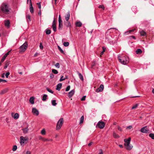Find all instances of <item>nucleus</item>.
<instances>
[{
    "label": "nucleus",
    "instance_id": "obj_1",
    "mask_svg": "<svg viewBox=\"0 0 154 154\" xmlns=\"http://www.w3.org/2000/svg\"><path fill=\"white\" fill-rule=\"evenodd\" d=\"M1 10L4 13L8 14L10 10L8 5L6 3H3L1 6Z\"/></svg>",
    "mask_w": 154,
    "mask_h": 154
},
{
    "label": "nucleus",
    "instance_id": "obj_2",
    "mask_svg": "<svg viewBox=\"0 0 154 154\" xmlns=\"http://www.w3.org/2000/svg\"><path fill=\"white\" fill-rule=\"evenodd\" d=\"M131 140V138H128V139L124 140V146L126 149L128 150H131L133 148V146L130 144Z\"/></svg>",
    "mask_w": 154,
    "mask_h": 154
},
{
    "label": "nucleus",
    "instance_id": "obj_3",
    "mask_svg": "<svg viewBox=\"0 0 154 154\" xmlns=\"http://www.w3.org/2000/svg\"><path fill=\"white\" fill-rule=\"evenodd\" d=\"M118 60L122 64L125 65L128 62V58L126 57L123 56L120 57L119 56H118Z\"/></svg>",
    "mask_w": 154,
    "mask_h": 154
},
{
    "label": "nucleus",
    "instance_id": "obj_4",
    "mask_svg": "<svg viewBox=\"0 0 154 154\" xmlns=\"http://www.w3.org/2000/svg\"><path fill=\"white\" fill-rule=\"evenodd\" d=\"M63 122V118H61L57 122V130H59L61 127Z\"/></svg>",
    "mask_w": 154,
    "mask_h": 154
},
{
    "label": "nucleus",
    "instance_id": "obj_5",
    "mask_svg": "<svg viewBox=\"0 0 154 154\" xmlns=\"http://www.w3.org/2000/svg\"><path fill=\"white\" fill-rule=\"evenodd\" d=\"M27 43H25L20 48V52H24L27 48Z\"/></svg>",
    "mask_w": 154,
    "mask_h": 154
},
{
    "label": "nucleus",
    "instance_id": "obj_6",
    "mask_svg": "<svg viewBox=\"0 0 154 154\" xmlns=\"http://www.w3.org/2000/svg\"><path fill=\"white\" fill-rule=\"evenodd\" d=\"M105 124L103 121H99L97 124V125L100 129H103L105 126Z\"/></svg>",
    "mask_w": 154,
    "mask_h": 154
},
{
    "label": "nucleus",
    "instance_id": "obj_7",
    "mask_svg": "<svg viewBox=\"0 0 154 154\" xmlns=\"http://www.w3.org/2000/svg\"><path fill=\"white\" fill-rule=\"evenodd\" d=\"M28 138L27 137H24L23 136H21L20 137V143L21 145H23L25 141L27 140Z\"/></svg>",
    "mask_w": 154,
    "mask_h": 154
},
{
    "label": "nucleus",
    "instance_id": "obj_8",
    "mask_svg": "<svg viewBox=\"0 0 154 154\" xmlns=\"http://www.w3.org/2000/svg\"><path fill=\"white\" fill-rule=\"evenodd\" d=\"M147 126H145L142 128L140 130V131L143 133H148L149 130L147 129Z\"/></svg>",
    "mask_w": 154,
    "mask_h": 154
},
{
    "label": "nucleus",
    "instance_id": "obj_9",
    "mask_svg": "<svg viewBox=\"0 0 154 154\" xmlns=\"http://www.w3.org/2000/svg\"><path fill=\"white\" fill-rule=\"evenodd\" d=\"M103 84H101L100 85V87L96 90V92L98 93L101 92L103 90Z\"/></svg>",
    "mask_w": 154,
    "mask_h": 154
},
{
    "label": "nucleus",
    "instance_id": "obj_10",
    "mask_svg": "<svg viewBox=\"0 0 154 154\" xmlns=\"http://www.w3.org/2000/svg\"><path fill=\"white\" fill-rule=\"evenodd\" d=\"M32 112L34 115L36 116H38L39 114L38 111L35 108H33L32 109Z\"/></svg>",
    "mask_w": 154,
    "mask_h": 154
},
{
    "label": "nucleus",
    "instance_id": "obj_11",
    "mask_svg": "<svg viewBox=\"0 0 154 154\" xmlns=\"http://www.w3.org/2000/svg\"><path fill=\"white\" fill-rule=\"evenodd\" d=\"M64 25L67 27H69L70 28L72 26V25L70 22L68 21H66L64 22Z\"/></svg>",
    "mask_w": 154,
    "mask_h": 154
},
{
    "label": "nucleus",
    "instance_id": "obj_12",
    "mask_svg": "<svg viewBox=\"0 0 154 154\" xmlns=\"http://www.w3.org/2000/svg\"><path fill=\"white\" fill-rule=\"evenodd\" d=\"M10 22L9 20H5V25L8 28L10 27Z\"/></svg>",
    "mask_w": 154,
    "mask_h": 154
},
{
    "label": "nucleus",
    "instance_id": "obj_13",
    "mask_svg": "<svg viewBox=\"0 0 154 154\" xmlns=\"http://www.w3.org/2000/svg\"><path fill=\"white\" fill-rule=\"evenodd\" d=\"M75 93V91L74 90H72L71 91L68 93V97L69 98H71L74 95Z\"/></svg>",
    "mask_w": 154,
    "mask_h": 154
},
{
    "label": "nucleus",
    "instance_id": "obj_14",
    "mask_svg": "<svg viewBox=\"0 0 154 154\" xmlns=\"http://www.w3.org/2000/svg\"><path fill=\"white\" fill-rule=\"evenodd\" d=\"M29 2L30 3V7L29 8L30 11L31 13H33V8L32 7L31 0H30Z\"/></svg>",
    "mask_w": 154,
    "mask_h": 154
},
{
    "label": "nucleus",
    "instance_id": "obj_15",
    "mask_svg": "<svg viewBox=\"0 0 154 154\" xmlns=\"http://www.w3.org/2000/svg\"><path fill=\"white\" fill-rule=\"evenodd\" d=\"M62 84L61 83L58 84L57 85L56 89L58 91H60L61 88Z\"/></svg>",
    "mask_w": 154,
    "mask_h": 154
},
{
    "label": "nucleus",
    "instance_id": "obj_16",
    "mask_svg": "<svg viewBox=\"0 0 154 154\" xmlns=\"http://www.w3.org/2000/svg\"><path fill=\"white\" fill-rule=\"evenodd\" d=\"M22 130L23 132V133L26 134L29 130V129L28 128V127H26L24 128H23L22 129Z\"/></svg>",
    "mask_w": 154,
    "mask_h": 154
},
{
    "label": "nucleus",
    "instance_id": "obj_17",
    "mask_svg": "<svg viewBox=\"0 0 154 154\" xmlns=\"http://www.w3.org/2000/svg\"><path fill=\"white\" fill-rule=\"evenodd\" d=\"M70 17V13L69 12H68L67 14L65 16V18L66 21H68L69 18Z\"/></svg>",
    "mask_w": 154,
    "mask_h": 154
},
{
    "label": "nucleus",
    "instance_id": "obj_18",
    "mask_svg": "<svg viewBox=\"0 0 154 154\" xmlns=\"http://www.w3.org/2000/svg\"><path fill=\"white\" fill-rule=\"evenodd\" d=\"M26 18L27 22H30L31 20L30 16L29 14H27L26 15Z\"/></svg>",
    "mask_w": 154,
    "mask_h": 154
},
{
    "label": "nucleus",
    "instance_id": "obj_19",
    "mask_svg": "<svg viewBox=\"0 0 154 154\" xmlns=\"http://www.w3.org/2000/svg\"><path fill=\"white\" fill-rule=\"evenodd\" d=\"M140 32L141 35L142 36H145L146 35V33L143 30L140 31Z\"/></svg>",
    "mask_w": 154,
    "mask_h": 154
},
{
    "label": "nucleus",
    "instance_id": "obj_20",
    "mask_svg": "<svg viewBox=\"0 0 154 154\" xmlns=\"http://www.w3.org/2000/svg\"><path fill=\"white\" fill-rule=\"evenodd\" d=\"M82 23L80 21H77L75 23V25L77 27H80L82 26Z\"/></svg>",
    "mask_w": 154,
    "mask_h": 154
},
{
    "label": "nucleus",
    "instance_id": "obj_21",
    "mask_svg": "<svg viewBox=\"0 0 154 154\" xmlns=\"http://www.w3.org/2000/svg\"><path fill=\"white\" fill-rule=\"evenodd\" d=\"M34 97H31L30 98L29 102H30V103L32 104H34Z\"/></svg>",
    "mask_w": 154,
    "mask_h": 154
},
{
    "label": "nucleus",
    "instance_id": "obj_22",
    "mask_svg": "<svg viewBox=\"0 0 154 154\" xmlns=\"http://www.w3.org/2000/svg\"><path fill=\"white\" fill-rule=\"evenodd\" d=\"M84 116H82L80 119L79 124L81 125L84 122Z\"/></svg>",
    "mask_w": 154,
    "mask_h": 154
},
{
    "label": "nucleus",
    "instance_id": "obj_23",
    "mask_svg": "<svg viewBox=\"0 0 154 154\" xmlns=\"http://www.w3.org/2000/svg\"><path fill=\"white\" fill-rule=\"evenodd\" d=\"M136 53L137 54H140L142 53V51L140 49H137L136 51Z\"/></svg>",
    "mask_w": 154,
    "mask_h": 154
},
{
    "label": "nucleus",
    "instance_id": "obj_24",
    "mask_svg": "<svg viewBox=\"0 0 154 154\" xmlns=\"http://www.w3.org/2000/svg\"><path fill=\"white\" fill-rule=\"evenodd\" d=\"M113 137L115 138H119L120 137L119 135L117 134H116V133L114 132L113 134Z\"/></svg>",
    "mask_w": 154,
    "mask_h": 154
},
{
    "label": "nucleus",
    "instance_id": "obj_25",
    "mask_svg": "<svg viewBox=\"0 0 154 154\" xmlns=\"http://www.w3.org/2000/svg\"><path fill=\"white\" fill-rule=\"evenodd\" d=\"M47 96H48L47 95H46V94H44L42 97V100L43 101H45L47 99Z\"/></svg>",
    "mask_w": 154,
    "mask_h": 154
},
{
    "label": "nucleus",
    "instance_id": "obj_26",
    "mask_svg": "<svg viewBox=\"0 0 154 154\" xmlns=\"http://www.w3.org/2000/svg\"><path fill=\"white\" fill-rule=\"evenodd\" d=\"M78 74L79 75V79L82 81H83L84 80L83 77L82 76V75L81 74L79 73V72H78Z\"/></svg>",
    "mask_w": 154,
    "mask_h": 154
},
{
    "label": "nucleus",
    "instance_id": "obj_27",
    "mask_svg": "<svg viewBox=\"0 0 154 154\" xmlns=\"http://www.w3.org/2000/svg\"><path fill=\"white\" fill-rule=\"evenodd\" d=\"M51 102L53 106H56L57 104V103L56 102V100H52L51 101Z\"/></svg>",
    "mask_w": 154,
    "mask_h": 154
},
{
    "label": "nucleus",
    "instance_id": "obj_28",
    "mask_svg": "<svg viewBox=\"0 0 154 154\" xmlns=\"http://www.w3.org/2000/svg\"><path fill=\"white\" fill-rule=\"evenodd\" d=\"M19 115L18 113H16L14 114L13 118L15 119H17L19 118Z\"/></svg>",
    "mask_w": 154,
    "mask_h": 154
},
{
    "label": "nucleus",
    "instance_id": "obj_29",
    "mask_svg": "<svg viewBox=\"0 0 154 154\" xmlns=\"http://www.w3.org/2000/svg\"><path fill=\"white\" fill-rule=\"evenodd\" d=\"M136 29H133L132 30H130L126 32L125 33V34H128L129 33H130L131 32H134Z\"/></svg>",
    "mask_w": 154,
    "mask_h": 154
},
{
    "label": "nucleus",
    "instance_id": "obj_30",
    "mask_svg": "<svg viewBox=\"0 0 154 154\" xmlns=\"http://www.w3.org/2000/svg\"><path fill=\"white\" fill-rule=\"evenodd\" d=\"M8 91L7 88L5 89L2 91L1 94H3L6 93Z\"/></svg>",
    "mask_w": 154,
    "mask_h": 154
},
{
    "label": "nucleus",
    "instance_id": "obj_31",
    "mask_svg": "<svg viewBox=\"0 0 154 154\" xmlns=\"http://www.w3.org/2000/svg\"><path fill=\"white\" fill-rule=\"evenodd\" d=\"M51 32V31L50 29H47L45 30V32L47 35H49L50 34Z\"/></svg>",
    "mask_w": 154,
    "mask_h": 154
},
{
    "label": "nucleus",
    "instance_id": "obj_32",
    "mask_svg": "<svg viewBox=\"0 0 154 154\" xmlns=\"http://www.w3.org/2000/svg\"><path fill=\"white\" fill-rule=\"evenodd\" d=\"M51 71H52V72H53V73H54V74H57L58 73V71L55 69H52Z\"/></svg>",
    "mask_w": 154,
    "mask_h": 154
},
{
    "label": "nucleus",
    "instance_id": "obj_33",
    "mask_svg": "<svg viewBox=\"0 0 154 154\" xmlns=\"http://www.w3.org/2000/svg\"><path fill=\"white\" fill-rule=\"evenodd\" d=\"M59 29H61L63 27V24L62 22L59 23Z\"/></svg>",
    "mask_w": 154,
    "mask_h": 154
},
{
    "label": "nucleus",
    "instance_id": "obj_34",
    "mask_svg": "<svg viewBox=\"0 0 154 154\" xmlns=\"http://www.w3.org/2000/svg\"><path fill=\"white\" fill-rule=\"evenodd\" d=\"M10 63L9 61L7 62L5 64V65L4 67V69L7 68L8 66V65Z\"/></svg>",
    "mask_w": 154,
    "mask_h": 154
},
{
    "label": "nucleus",
    "instance_id": "obj_35",
    "mask_svg": "<svg viewBox=\"0 0 154 154\" xmlns=\"http://www.w3.org/2000/svg\"><path fill=\"white\" fill-rule=\"evenodd\" d=\"M41 133L42 135H45L46 134V131L44 129H43L41 131Z\"/></svg>",
    "mask_w": 154,
    "mask_h": 154
},
{
    "label": "nucleus",
    "instance_id": "obj_36",
    "mask_svg": "<svg viewBox=\"0 0 154 154\" xmlns=\"http://www.w3.org/2000/svg\"><path fill=\"white\" fill-rule=\"evenodd\" d=\"M63 45L65 47H67L69 45V42H64Z\"/></svg>",
    "mask_w": 154,
    "mask_h": 154
},
{
    "label": "nucleus",
    "instance_id": "obj_37",
    "mask_svg": "<svg viewBox=\"0 0 154 154\" xmlns=\"http://www.w3.org/2000/svg\"><path fill=\"white\" fill-rule=\"evenodd\" d=\"M66 79V78H64V77L63 75H61V77L60 78V79L59 80V81L60 82H62L64 80Z\"/></svg>",
    "mask_w": 154,
    "mask_h": 154
},
{
    "label": "nucleus",
    "instance_id": "obj_38",
    "mask_svg": "<svg viewBox=\"0 0 154 154\" xmlns=\"http://www.w3.org/2000/svg\"><path fill=\"white\" fill-rule=\"evenodd\" d=\"M149 136L152 139H154V134L152 133L150 134L149 135Z\"/></svg>",
    "mask_w": 154,
    "mask_h": 154
},
{
    "label": "nucleus",
    "instance_id": "obj_39",
    "mask_svg": "<svg viewBox=\"0 0 154 154\" xmlns=\"http://www.w3.org/2000/svg\"><path fill=\"white\" fill-rule=\"evenodd\" d=\"M57 47H58V49H59V50L60 51L61 53H64V51L61 49V48H60V46H58Z\"/></svg>",
    "mask_w": 154,
    "mask_h": 154
},
{
    "label": "nucleus",
    "instance_id": "obj_40",
    "mask_svg": "<svg viewBox=\"0 0 154 154\" xmlns=\"http://www.w3.org/2000/svg\"><path fill=\"white\" fill-rule=\"evenodd\" d=\"M46 90L48 91L50 93H51V94H53V91L51 90L49 88H46Z\"/></svg>",
    "mask_w": 154,
    "mask_h": 154
},
{
    "label": "nucleus",
    "instance_id": "obj_41",
    "mask_svg": "<svg viewBox=\"0 0 154 154\" xmlns=\"http://www.w3.org/2000/svg\"><path fill=\"white\" fill-rule=\"evenodd\" d=\"M6 57H6L5 55L3 56L1 59V61L2 62L4 61Z\"/></svg>",
    "mask_w": 154,
    "mask_h": 154
},
{
    "label": "nucleus",
    "instance_id": "obj_42",
    "mask_svg": "<svg viewBox=\"0 0 154 154\" xmlns=\"http://www.w3.org/2000/svg\"><path fill=\"white\" fill-rule=\"evenodd\" d=\"M138 106V104H135L133 106H132L131 109H136V108H137V107Z\"/></svg>",
    "mask_w": 154,
    "mask_h": 154
},
{
    "label": "nucleus",
    "instance_id": "obj_43",
    "mask_svg": "<svg viewBox=\"0 0 154 154\" xmlns=\"http://www.w3.org/2000/svg\"><path fill=\"white\" fill-rule=\"evenodd\" d=\"M57 68H59L60 67V66L59 63H57L54 65Z\"/></svg>",
    "mask_w": 154,
    "mask_h": 154
},
{
    "label": "nucleus",
    "instance_id": "obj_44",
    "mask_svg": "<svg viewBox=\"0 0 154 154\" xmlns=\"http://www.w3.org/2000/svg\"><path fill=\"white\" fill-rule=\"evenodd\" d=\"M17 148V146L16 145H14L13 146V148L12 149V150L14 151L16 150Z\"/></svg>",
    "mask_w": 154,
    "mask_h": 154
},
{
    "label": "nucleus",
    "instance_id": "obj_45",
    "mask_svg": "<svg viewBox=\"0 0 154 154\" xmlns=\"http://www.w3.org/2000/svg\"><path fill=\"white\" fill-rule=\"evenodd\" d=\"M70 85H68V86L66 89V91H68L69 90H70Z\"/></svg>",
    "mask_w": 154,
    "mask_h": 154
},
{
    "label": "nucleus",
    "instance_id": "obj_46",
    "mask_svg": "<svg viewBox=\"0 0 154 154\" xmlns=\"http://www.w3.org/2000/svg\"><path fill=\"white\" fill-rule=\"evenodd\" d=\"M58 22H59V23L62 22V21L61 20V18L60 15H59V16Z\"/></svg>",
    "mask_w": 154,
    "mask_h": 154
},
{
    "label": "nucleus",
    "instance_id": "obj_47",
    "mask_svg": "<svg viewBox=\"0 0 154 154\" xmlns=\"http://www.w3.org/2000/svg\"><path fill=\"white\" fill-rule=\"evenodd\" d=\"M39 48L41 49H42L43 48V47L42 45V43L41 42L39 45Z\"/></svg>",
    "mask_w": 154,
    "mask_h": 154
},
{
    "label": "nucleus",
    "instance_id": "obj_48",
    "mask_svg": "<svg viewBox=\"0 0 154 154\" xmlns=\"http://www.w3.org/2000/svg\"><path fill=\"white\" fill-rule=\"evenodd\" d=\"M54 32H56V26H52Z\"/></svg>",
    "mask_w": 154,
    "mask_h": 154
},
{
    "label": "nucleus",
    "instance_id": "obj_49",
    "mask_svg": "<svg viewBox=\"0 0 154 154\" xmlns=\"http://www.w3.org/2000/svg\"><path fill=\"white\" fill-rule=\"evenodd\" d=\"M10 73L9 72H7L5 74V76L6 78H8L9 75H10Z\"/></svg>",
    "mask_w": 154,
    "mask_h": 154
},
{
    "label": "nucleus",
    "instance_id": "obj_50",
    "mask_svg": "<svg viewBox=\"0 0 154 154\" xmlns=\"http://www.w3.org/2000/svg\"><path fill=\"white\" fill-rule=\"evenodd\" d=\"M86 96H83L82 98L81 99V100L82 101L85 100V99Z\"/></svg>",
    "mask_w": 154,
    "mask_h": 154
},
{
    "label": "nucleus",
    "instance_id": "obj_51",
    "mask_svg": "<svg viewBox=\"0 0 154 154\" xmlns=\"http://www.w3.org/2000/svg\"><path fill=\"white\" fill-rule=\"evenodd\" d=\"M56 26V25L55 22V19L54 18L53 21L52 23V26Z\"/></svg>",
    "mask_w": 154,
    "mask_h": 154
},
{
    "label": "nucleus",
    "instance_id": "obj_52",
    "mask_svg": "<svg viewBox=\"0 0 154 154\" xmlns=\"http://www.w3.org/2000/svg\"><path fill=\"white\" fill-rule=\"evenodd\" d=\"M99 8H102L103 10L104 9V7L103 5H100L99 6Z\"/></svg>",
    "mask_w": 154,
    "mask_h": 154
},
{
    "label": "nucleus",
    "instance_id": "obj_53",
    "mask_svg": "<svg viewBox=\"0 0 154 154\" xmlns=\"http://www.w3.org/2000/svg\"><path fill=\"white\" fill-rule=\"evenodd\" d=\"M11 51V50H10V51H8L7 53H6V54H5V55L7 57V56L10 53V52Z\"/></svg>",
    "mask_w": 154,
    "mask_h": 154
},
{
    "label": "nucleus",
    "instance_id": "obj_54",
    "mask_svg": "<svg viewBox=\"0 0 154 154\" xmlns=\"http://www.w3.org/2000/svg\"><path fill=\"white\" fill-rule=\"evenodd\" d=\"M132 128V127L131 125H130L128 127H127L126 129H131Z\"/></svg>",
    "mask_w": 154,
    "mask_h": 154
},
{
    "label": "nucleus",
    "instance_id": "obj_55",
    "mask_svg": "<svg viewBox=\"0 0 154 154\" xmlns=\"http://www.w3.org/2000/svg\"><path fill=\"white\" fill-rule=\"evenodd\" d=\"M37 5H38V8L39 9H41V4H40V3H37Z\"/></svg>",
    "mask_w": 154,
    "mask_h": 154
},
{
    "label": "nucleus",
    "instance_id": "obj_56",
    "mask_svg": "<svg viewBox=\"0 0 154 154\" xmlns=\"http://www.w3.org/2000/svg\"><path fill=\"white\" fill-rule=\"evenodd\" d=\"M51 140H49L47 139L43 138V140L44 141H49Z\"/></svg>",
    "mask_w": 154,
    "mask_h": 154
},
{
    "label": "nucleus",
    "instance_id": "obj_57",
    "mask_svg": "<svg viewBox=\"0 0 154 154\" xmlns=\"http://www.w3.org/2000/svg\"><path fill=\"white\" fill-rule=\"evenodd\" d=\"M118 130L120 131H122V129L119 126H118Z\"/></svg>",
    "mask_w": 154,
    "mask_h": 154
},
{
    "label": "nucleus",
    "instance_id": "obj_58",
    "mask_svg": "<svg viewBox=\"0 0 154 154\" xmlns=\"http://www.w3.org/2000/svg\"><path fill=\"white\" fill-rule=\"evenodd\" d=\"M54 75L53 74H50V77L51 78V79H52L54 78Z\"/></svg>",
    "mask_w": 154,
    "mask_h": 154
},
{
    "label": "nucleus",
    "instance_id": "obj_59",
    "mask_svg": "<svg viewBox=\"0 0 154 154\" xmlns=\"http://www.w3.org/2000/svg\"><path fill=\"white\" fill-rule=\"evenodd\" d=\"M93 143V142H91L90 143H89L88 144V146H90Z\"/></svg>",
    "mask_w": 154,
    "mask_h": 154
},
{
    "label": "nucleus",
    "instance_id": "obj_60",
    "mask_svg": "<svg viewBox=\"0 0 154 154\" xmlns=\"http://www.w3.org/2000/svg\"><path fill=\"white\" fill-rule=\"evenodd\" d=\"M26 154H31V152L29 151H27L26 152Z\"/></svg>",
    "mask_w": 154,
    "mask_h": 154
},
{
    "label": "nucleus",
    "instance_id": "obj_61",
    "mask_svg": "<svg viewBox=\"0 0 154 154\" xmlns=\"http://www.w3.org/2000/svg\"><path fill=\"white\" fill-rule=\"evenodd\" d=\"M106 50V48H104V47L103 48V52H104Z\"/></svg>",
    "mask_w": 154,
    "mask_h": 154
},
{
    "label": "nucleus",
    "instance_id": "obj_62",
    "mask_svg": "<svg viewBox=\"0 0 154 154\" xmlns=\"http://www.w3.org/2000/svg\"><path fill=\"white\" fill-rule=\"evenodd\" d=\"M5 74V73H3L2 74V78H4V77H5V76H4Z\"/></svg>",
    "mask_w": 154,
    "mask_h": 154
},
{
    "label": "nucleus",
    "instance_id": "obj_63",
    "mask_svg": "<svg viewBox=\"0 0 154 154\" xmlns=\"http://www.w3.org/2000/svg\"><path fill=\"white\" fill-rule=\"evenodd\" d=\"M43 138L41 136L39 138V139L42 140H43Z\"/></svg>",
    "mask_w": 154,
    "mask_h": 154
},
{
    "label": "nucleus",
    "instance_id": "obj_64",
    "mask_svg": "<svg viewBox=\"0 0 154 154\" xmlns=\"http://www.w3.org/2000/svg\"><path fill=\"white\" fill-rule=\"evenodd\" d=\"M101 152H100L99 154H103L102 150H100Z\"/></svg>",
    "mask_w": 154,
    "mask_h": 154
}]
</instances>
